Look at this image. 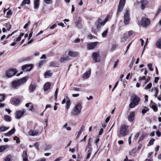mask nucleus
Returning a JSON list of instances; mask_svg holds the SVG:
<instances>
[{
	"label": "nucleus",
	"instance_id": "obj_1",
	"mask_svg": "<svg viewBox=\"0 0 161 161\" xmlns=\"http://www.w3.org/2000/svg\"><path fill=\"white\" fill-rule=\"evenodd\" d=\"M28 79V77L25 76L21 79L13 81L12 82V87L14 89H17L21 85L25 83Z\"/></svg>",
	"mask_w": 161,
	"mask_h": 161
},
{
	"label": "nucleus",
	"instance_id": "obj_2",
	"mask_svg": "<svg viewBox=\"0 0 161 161\" xmlns=\"http://www.w3.org/2000/svg\"><path fill=\"white\" fill-rule=\"evenodd\" d=\"M140 98L135 94L132 95L130 98V103L129 104V106L130 108H134L139 104Z\"/></svg>",
	"mask_w": 161,
	"mask_h": 161
},
{
	"label": "nucleus",
	"instance_id": "obj_3",
	"mask_svg": "<svg viewBox=\"0 0 161 161\" xmlns=\"http://www.w3.org/2000/svg\"><path fill=\"white\" fill-rule=\"evenodd\" d=\"M128 126L125 125H121L120 126L119 133L118 136L119 137L125 136L128 132Z\"/></svg>",
	"mask_w": 161,
	"mask_h": 161
},
{
	"label": "nucleus",
	"instance_id": "obj_4",
	"mask_svg": "<svg viewBox=\"0 0 161 161\" xmlns=\"http://www.w3.org/2000/svg\"><path fill=\"white\" fill-rule=\"evenodd\" d=\"M82 106L79 103L75 105L73 110L71 112V114L73 116H76L80 114L81 112Z\"/></svg>",
	"mask_w": 161,
	"mask_h": 161
},
{
	"label": "nucleus",
	"instance_id": "obj_5",
	"mask_svg": "<svg viewBox=\"0 0 161 161\" xmlns=\"http://www.w3.org/2000/svg\"><path fill=\"white\" fill-rule=\"evenodd\" d=\"M18 71L15 69L10 68L7 70L5 73V75L8 78H10L14 75Z\"/></svg>",
	"mask_w": 161,
	"mask_h": 161
},
{
	"label": "nucleus",
	"instance_id": "obj_6",
	"mask_svg": "<svg viewBox=\"0 0 161 161\" xmlns=\"http://www.w3.org/2000/svg\"><path fill=\"white\" fill-rule=\"evenodd\" d=\"M109 16L108 15L103 20H102L100 19H98L95 23V25L97 29H99L101 26L104 25L108 20Z\"/></svg>",
	"mask_w": 161,
	"mask_h": 161
},
{
	"label": "nucleus",
	"instance_id": "obj_7",
	"mask_svg": "<svg viewBox=\"0 0 161 161\" xmlns=\"http://www.w3.org/2000/svg\"><path fill=\"white\" fill-rule=\"evenodd\" d=\"M150 21L147 19L142 17L141 21V25L145 27H147L150 24Z\"/></svg>",
	"mask_w": 161,
	"mask_h": 161
},
{
	"label": "nucleus",
	"instance_id": "obj_8",
	"mask_svg": "<svg viewBox=\"0 0 161 161\" xmlns=\"http://www.w3.org/2000/svg\"><path fill=\"white\" fill-rule=\"evenodd\" d=\"M124 23L125 25L128 24L129 23V12L128 9H125V12L124 14Z\"/></svg>",
	"mask_w": 161,
	"mask_h": 161
},
{
	"label": "nucleus",
	"instance_id": "obj_9",
	"mask_svg": "<svg viewBox=\"0 0 161 161\" xmlns=\"http://www.w3.org/2000/svg\"><path fill=\"white\" fill-rule=\"evenodd\" d=\"M125 0H120L118 9V12L117 14V15L118 14V12L121 11L124 7Z\"/></svg>",
	"mask_w": 161,
	"mask_h": 161
},
{
	"label": "nucleus",
	"instance_id": "obj_10",
	"mask_svg": "<svg viewBox=\"0 0 161 161\" xmlns=\"http://www.w3.org/2000/svg\"><path fill=\"white\" fill-rule=\"evenodd\" d=\"M25 112L24 109L17 111L15 114V118L17 119H20L24 115Z\"/></svg>",
	"mask_w": 161,
	"mask_h": 161
},
{
	"label": "nucleus",
	"instance_id": "obj_11",
	"mask_svg": "<svg viewBox=\"0 0 161 161\" xmlns=\"http://www.w3.org/2000/svg\"><path fill=\"white\" fill-rule=\"evenodd\" d=\"M92 57L95 62H99L100 60V57L98 53L95 52L93 53Z\"/></svg>",
	"mask_w": 161,
	"mask_h": 161
},
{
	"label": "nucleus",
	"instance_id": "obj_12",
	"mask_svg": "<svg viewBox=\"0 0 161 161\" xmlns=\"http://www.w3.org/2000/svg\"><path fill=\"white\" fill-rule=\"evenodd\" d=\"M33 68V65L32 64H26L22 67V69L25 71H29Z\"/></svg>",
	"mask_w": 161,
	"mask_h": 161
},
{
	"label": "nucleus",
	"instance_id": "obj_13",
	"mask_svg": "<svg viewBox=\"0 0 161 161\" xmlns=\"http://www.w3.org/2000/svg\"><path fill=\"white\" fill-rule=\"evenodd\" d=\"M97 42H95L89 43L87 45V47L89 50L93 49L96 47L98 44Z\"/></svg>",
	"mask_w": 161,
	"mask_h": 161
},
{
	"label": "nucleus",
	"instance_id": "obj_14",
	"mask_svg": "<svg viewBox=\"0 0 161 161\" xmlns=\"http://www.w3.org/2000/svg\"><path fill=\"white\" fill-rule=\"evenodd\" d=\"M79 53L78 52L70 50L68 51V55L70 57L75 58L79 55Z\"/></svg>",
	"mask_w": 161,
	"mask_h": 161
},
{
	"label": "nucleus",
	"instance_id": "obj_15",
	"mask_svg": "<svg viewBox=\"0 0 161 161\" xmlns=\"http://www.w3.org/2000/svg\"><path fill=\"white\" fill-rule=\"evenodd\" d=\"M39 131L38 130H31L28 132V134L31 136H34L38 134Z\"/></svg>",
	"mask_w": 161,
	"mask_h": 161
},
{
	"label": "nucleus",
	"instance_id": "obj_16",
	"mask_svg": "<svg viewBox=\"0 0 161 161\" xmlns=\"http://www.w3.org/2000/svg\"><path fill=\"white\" fill-rule=\"evenodd\" d=\"M36 85L34 83H31L29 87V91L30 92H32L35 89Z\"/></svg>",
	"mask_w": 161,
	"mask_h": 161
},
{
	"label": "nucleus",
	"instance_id": "obj_17",
	"mask_svg": "<svg viewBox=\"0 0 161 161\" xmlns=\"http://www.w3.org/2000/svg\"><path fill=\"white\" fill-rule=\"evenodd\" d=\"M135 112H130L128 116V119L129 121H133L134 119Z\"/></svg>",
	"mask_w": 161,
	"mask_h": 161
},
{
	"label": "nucleus",
	"instance_id": "obj_18",
	"mask_svg": "<svg viewBox=\"0 0 161 161\" xmlns=\"http://www.w3.org/2000/svg\"><path fill=\"white\" fill-rule=\"evenodd\" d=\"M76 26L79 29L81 28L82 27V25L81 24V21L79 19H77L75 23Z\"/></svg>",
	"mask_w": 161,
	"mask_h": 161
},
{
	"label": "nucleus",
	"instance_id": "obj_19",
	"mask_svg": "<svg viewBox=\"0 0 161 161\" xmlns=\"http://www.w3.org/2000/svg\"><path fill=\"white\" fill-rule=\"evenodd\" d=\"M140 3L141 4V8L143 9L148 3V2L147 0H141Z\"/></svg>",
	"mask_w": 161,
	"mask_h": 161
},
{
	"label": "nucleus",
	"instance_id": "obj_20",
	"mask_svg": "<svg viewBox=\"0 0 161 161\" xmlns=\"http://www.w3.org/2000/svg\"><path fill=\"white\" fill-rule=\"evenodd\" d=\"M70 59V58L69 56H63L60 58V61L61 62H63L65 61H68Z\"/></svg>",
	"mask_w": 161,
	"mask_h": 161
},
{
	"label": "nucleus",
	"instance_id": "obj_21",
	"mask_svg": "<svg viewBox=\"0 0 161 161\" xmlns=\"http://www.w3.org/2000/svg\"><path fill=\"white\" fill-rule=\"evenodd\" d=\"M15 131V129L14 128H13L11 130L6 133L5 134V136H11L13 134Z\"/></svg>",
	"mask_w": 161,
	"mask_h": 161
},
{
	"label": "nucleus",
	"instance_id": "obj_22",
	"mask_svg": "<svg viewBox=\"0 0 161 161\" xmlns=\"http://www.w3.org/2000/svg\"><path fill=\"white\" fill-rule=\"evenodd\" d=\"M22 157L23 161H29L28 159V155L26 151H23L22 155Z\"/></svg>",
	"mask_w": 161,
	"mask_h": 161
},
{
	"label": "nucleus",
	"instance_id": "obj_23",
	"mask_svg": "<svg viewBox=\"0 0 161 161\" xmlns=\"http://www.w3.org/2000/svg\"><path fill=\"white\" fill-rule=\"evenodd\" d=\"M51 85L50 82H47L44 85V90L45 91H47L49 89L51 86Z\"/></svg>",
	"mask_w": 161,
	"mask_h": 161
},
{
	"label": "nucleus",
	"instance_id": "obj_24",
	"mask_svg": "<svg viewBox=\"0 0 161 161\" xmlns=\"http://www.w3.org/2000/svg\"><path fill=\"white\" fill-rule=\"evenodd\" d=\"M90 74L91 71L89 70L83 75V77L84 79H88L90 76Z\"/></svg>",
	"mask_w": 161,
	"mask_h": 161
},
{
	"label": "nucleus",
	"instance_id": "obj_25",
	"mask_svg": "<svg viewBox=\"0 0 161 161\" xmlns=\"http://www.w3.org/2000/svg\"><path fill=\"white\" fill-rule=\"evenodd\" d=\"M40 0H34V8L35 9H37L39 6Z\"/></svg>",
	"mask_w": 161,
	"mask_h": 161
},
{
	"label": "nucleus",
	"instance_id": "obj_26",
	"mask_svg": "<svg viewBox=\"0 0 161 161\" xmlns=\"http://www.w3.org/2000/svg\"><path fill=\"white\" fill-rule=\"evenodd\" d=\"M65 98L66 99V108L67 109L69 108L70 105V102L69 99L68 98V96H65Z\"/></svg>",
	"mask_w": 161,
	"mask_h": 161
},
{
	"label": "nucleus",
	"instance_id": "obj_27",
	"mask_svg": "<svg viewBox=\"0 0 161 161\" xmlns=\"http://www.w3.org/2000/svg\"><path fill=\"white\" fill-rule=\"evenodd\" d=\"M128 37V36H127V34L126 33H125L121 39V42H124L125 41H126V39Z\"/></svg>",
	"mask_w": 161,
	"mask_h": 161
},
{
	"label": "nucleus",
	"instance_id": "obj_28",
	"mask_svg": "<svg viewBox=\"0 0 161 161\" xmlns=\"http://www.w3.org/2000/svg\"><path fill=\"white\" fill-rule=\"evenodd\" d=\"M12 102L14 104H17L19 103V100L17 98H13L12 99Z\"/></svg>",
	"mask_w": 161,
	"mask_h": 161
},
{
	"label": "nucleus",
	"instance_id": "obj_29",
	"mask_svg": "<svg viewBox=\"0 0 161 161\" xmlns=\"http://www.w3.org/2000/svg\"><path fill=\"white\" fill-rule=\"evenodd\" d=\"M91 143H88L86 148V150L92 151V148L91 147Z\"/></svg>",
	"mask_w": 161,
	"mask_h": 161
},
{
	"label": "nucleus",
	"instance_id": "obj_30",
	"mask_svg": "<svg viewBox=\"0 0 161 161\" xmlns=\"http://www.w3.org/2000/svg\"><path fill=\"white\" fill-rule=\"evenodd\" d=\"M157 47L160 49H161V39H158L156 43Z\"/></svg>",
	"mask_w": 161,
	"mask_h": 161
},
{
	"label": "nucleus",
	"instance_id": "obj_31",
	"mask_svg": "<svg viewBox=\"0 0 161 161\" xmlns=\"http://www.w3.org/2000/svg\"><path fill=\"white\" fill-rule=\"evenodd\" d=\"M7 147H8L7 145L0 146V152H2L4 151Z\"/></svg>",
	"mask_w": 161,
	"mask_h": 161
},
{
	"label": "nucleus",
	"instance_id": "obj_32",
	"mask_svg": "<svg viewBox=\"0 0 161 161\" xmlns=\"http://www.w3.org/2000/svg\"><path fill=\"white\" fill-rule=\"evenodd\" d=\"M53 75V73L51 72L50 71H48L45 72L44 74V76L46 77L48 76H51Z\"/></svg>",
	"mask_w": 161,
	"mask_h": 161
},
{
	"label": "nucleus",
	"instance_id": "obj_33",
	"mask_svg": "<svg viewBox=\"0 0 161 161\" xmlns=\"http://www.w3.org/2000/svg\"><path fill=\"white\" fill-rule=\"evenodd\" d=\"M30 3V0H24L21 4V6H23L26 4H29Z\"/></svg>",
	"mask_w": 161,
	"mask_h": 161
},
{
	"label": "nucleus",
	"instance_id": "obj_34",
	"mask_svg": "<svg viewBox=\"0 0 161 161\" xmlns=\"http://www.w3.org/2000/svg\"><path fill=\"white\" fill-rule=\"evenodd\" d=\"M12 158V157L11 155H8L6 157L4 161H11Z\"/></svg>",
	"mask_w": 161,
	"mask_h": 161
},
{
	"label": "nucleus",
	"instance_id": "obj_35",
	"mask_svg": "<svg viewBox=\"0 0 161 161\" xmlns=\"http://www.w3.org/2000/svg\"><path fill=\"white\" fill-rule=\"evenodd\" d=\"M9 127H5L3 126L0 127V132L8 130Z\"/></svg>",
	"mask_w": 161,
	"mask_h": 161
},
{
	"label": "nucleus",
	"instance_id": "obj_36",
	"mask_svg": "<svg viewBox=\"0 0 161 161\" xmlns=\"http://www.w3.org/2000/svg\"><path fill=\"white\" fill-rule=\"evenodd\" d=\"M4 117L5 120L6 121L10 122L11 121V118L8 115H5L4 116Z\"/></svg>",
	"mask_w": 161,
	"mask_h": 161
},
{
	"label": "nucleus",
	"instance_id": "obj_37",
	"mask_svg": "<svg viewBox=\"0 0 161 161\" xmlns=\"http://www.w3.org/2000/svg\"><path fill=\"white\" fill-rule=\"evenodd\" d=\"M51 146L50 144H46L44 147V150H47L50 149L51 148Z\"/></svg>",
	"mask_w": 161,
	"mask_h": 161
},
{
	"label": "nucleus",
	"instance_id": "obj_38",
	"mask_svg": "<svg viewBox=\"0 0 161 161\" xmlns=\"http://www.w3.org/2000/svg\"><path fill=\"white\" fill-rule=\"evenodd\" d=\"M5 95L4 94H0V102L3 101L5 99Z\"/></svg>",
	"mask_w": 161,
	"mask_h": 161
},
{
	"label": "nucleus",
	"instance_id": "obj_39",
	"mask_svg": "<svg viewBox=\"0 0 161 161\" xmlns=\"http://www.w3.org/2000/svg\"><path fill=\"white\" fill-rule=\"evenodd\" d=\"M24 34L23 33H21L19 36L16 39V41L17 42L20 41L21 39V37L24 35Z\"/></svg>",
	"mask_w": 161,
	"mask_h": 161
},
{
	"label": "nucleus",
	"instance_id": "obj_40",
	"mask_svg": "<svg viewBox=\"0 0 161 161\" xmlns=\"http://www.w3.org/2000/svg\"><path fill=\"white\" fill-rule=\"evenodd\" d=\"M154 90V92L155 93L154 96L155 97H156L157 96V95L158 94V90L157 88L156 87H154L152 89V90Z\"/></svg>",
	"mask_w": 161,
	"mask_h": 161
},
{
	"label": "nucleus",
	"instance_id": "obj_41",
	"mask_svg": "<svg viewBox=\"0 0 161 161\" xmlns=\"http://www.w3.org/2000/svg\"><path fill=\"white\" fill-rule=\"evenodd\" d=\"M152 86V84L151 82H150L148 84L146 85V86L145 89L146 90H147L148 89L150 88Z\"/></svg>",
	"mask_w": 161,
	"mask_h": 161
},
{
	"label": "nucleus",
	"instance_id": "obj_42",
	"mask_svg": "<svg viewBox=\"0 0 161 161\" xmlns=\"http://www.w3.org/2000/svg\"><path fill=\"white\" fill-rule=\"evenodd\" d=\"M108 33V30H105L102 33V36L103 37H105Z\"/></svg>",
	"mask_w": 161,
	"mask_h": 161
},
{
	"label": "nucleus",
	"instance_id": "obj_43",
	"mask_svg": "<svg viewBox=\"0 0 161 161\" xmlns=\"http://www.w3.org/2000/svg\"><path fill=\"white\" fill-rule=\"evenodd\" d=\"M6 27L7 30L8 31H9L11 27V25L9 23H7L6 24Z\"/></svg>",
	"mask_w": 161,
	"mask_h": 161
},
{
	"label": "nucleus",
	"instance_id": "obj_44",
	"mask_svg": "<svg viewBox=\"0 0 161 161\" xmlns=\"http://www.w3.org/2000/svg\"><path fill=\"white\" fill-rule=\"evenodd\" d=\"M13 139L14 140H16V142L18 143H19L20 142L19 138L16 136H14Z\"/></svg>",
	"mask_w": 161,
	"mask_h": 161
},
{
	"label": "nucleus",
	"instance_id": "obj_45",
	"mask_svg": "<svg viewBox=\"0 0 161 161\" xmlns=\"http://www.w3.org/2000/svg\"><path fill=\"white\" fill-rule=\"evenodd\" d=\"M58 88H57L56 89V90L55 92V94H54V98H55V100L57 99L58 94Z\"/></svg>",
	"mask_w": 161,
	"mask_h": 161
},
{
	"label": "nucleus",
	"instance_id": "obj_46",
	"mask_svg": "<svg viewBox=\"0 0 161 161\" xmlns=\"http://www.w3.org/2000/svg\"><path fill=\"white\" fill-rule=\"evenodd\" d=\"M147 67H148L149 69L151 71H153V69L152 68V65L151 64H147Z\"/></svg>",
	"mask_w": 161,
	"mask_h": 161
},
{
	"label": "nucleus",
	"instance_id": "obj_47",
	"mask_svg": "<svg viewBox=\"0 0 161 161\" xmlns=\"http://www.w3.org/2000/svg\"><path fill=\"white\" fill-rule=\"evenodd\" d=\"M92 151H87V154L86 159H87L89 158L90 155L92 153Z\"/></svg>",
	"mask_w": 161,
	"mask_h": 161
},
{
	"label": "nucleus",
	"instance_id": "obj_48",
	"mask_svg": "<svg viewBox=\"0 0 161 161\" xmlns=\"http://www.w3.org/2000/svg\"><path fill=\"white\" fill-rule=\"evenodd\" d=\"M39 145V143L38 142H36L34 144V146L36 148L37 150H39L38 147Z\"/></svg>",
	"mask_w": 161,
	"mask_h": 161
},
{
	"label": "nucleus",
	"instance_id": "obj_49",
	"mask_svg": "<svg viewBox=\"0 0 161 161\" xmlns=\"http://www.w3.org/2000/svg\"><path fill=\"white\" fill-rule=\"evenodd\" d=\"M161 12V6H160L158 8V10L156 14V16H157L158 14H159Z\"/></svg>",
	"mask_w": 161,
	"mask_h": 161
},
{
	"label": "nucleus",
	"instance_id": "obj_50",
	"mask_svg": "<svg viewBox=\"0 0 161 161\" xmlns=\"http://www.w3.org/2000/svg\"><path fill=\"white\" fill-rule=\"evenodd\" d=\"M30 23H31L30 21H29L25 25H24V27H23L24 29H25L26 28H27L29 26V25L30 24Z\"/></svg>",
	"mask_w": 161,
	"mask_h": 161
},
{
	"label": "nucleus",
	"instance_id": "obj_51",
	"mask_svg": "<svg viewBox=\"0 0 161 161\" xmlns=\"http://www.w3.org/2000/svg\"><path fill=\"white\" fill-rule=\"evenodd\" d=\"M45 2L47 4H51L52 3V0H44Z\"/></svg>",
	"mask_w": 161,
	"mask_h": 161
},
{
	"label": "nucleus",
	"instance_id": "obj_52",
	"mask_svg": "<svg viewBox=\"0 0 161 161\" xmlns=\"http://www.w3.org/2000/svg\"><path fill=\"white\" fill-rule=\"evenodd\" d=\"M44 62L45 61L44 60H42L40 61L38 64L39 66L41 67L42 66Z\"/></svg>",
	"mask_w": 161,
	"mask_h": 161
},
{
	"label": "nucleus",
	"instance_id": "obj_53",
	"mask_svg": "<svg viewBox=\"0 0 161 161\" xmlns=\"http://www.w3.org/2000/svg\"><path fill=\"white\" fill-rule=\"evenodd\" d=\"M99 138L98 137H97V138L96 139V140L95 142V143L96 144V145L97 146L98 145V142H99Z\"/></svg>",
	"mask_w": 161,
	"mask_h": 161
},
{
	"label": "nucleus",
	"instance_id": "obj_54",
	"mask_svg": "<svg viewBox=\"0 0 161 161\" xmlns=\"http://www.w3.org/2000/svg\"><path fill=\"white\" fill-rule=\"evenodd\" d=\"M152 108L154 111H157V107L155 105H153L152 106Z\"/></svg>",
	"mask_w": 161,
	"mask_h": 161
},
{
	"label": "nucleus",
	"instance_id": "obj_55",
	"mask_svg": "<svg viewBox=\"0 0 161 161\" xmlns=\"http://www.w3.org/2000/svg\"><path fill=\"white\" fill-rule=\"evenodd\" d=\"M126 33L127 34V36H128V37H130V36L132 35V32L131 31H130Z\"/></svg>",
	"mask_w": 161,
	"mask_h": 161
},
{
	"label": "nucleus",
	"instance_id": "obj_56",
	"mask_svg": "<svg viewBox=\"0 0 161 161\" xmlns=\"http://www.w3.org/2000/svg\"><path fill=\"white\" fill-rule=\"evenodd\" d=\"M155 141V140L153 139H151L149 142V143L150 145H152L153 144L154 142Z\"/></svg>",
	"mask_w": 161,
	"mask_h": 161
},
{
	"label": "nucleus",
	"instance_id": "obj_57",
	"mask_svg": "<svg viewBox=\"0 0 161 161\" xmlns=\"http://www.w3.org/2000/svg\"><path fill=\"white\" fill-rule=\"evenodd\" d=\"M57 26V25L56 24H54L52 26L50 27V29H53Z\"/></svg>",
	"mask_w": 161,
	"mask_h": 161
},
{
	"label": "nucleus",
	"instance_id": "obj_58",
	"mask_svg": "<svg viewBox=\"0 0 161 161\" xmlns=\"http://www.w3.org/2000/svg\"><path fill=\"white\" fill-rule=\"evenodd\" d=\"M12 14L11 10H9L7 12V14L8 15H11Z\"/></svg>",
	"mask_w": 161,
	"mask_h": 161
},
{
	"label": "nucleus",
	"instance_id": "obj_59",
	"mask_svg": "<svg viewBox=\"0 0 161 161\" xmlns=\"http://www.w3.org/2000/svg\"><path fill=\"white\" fill-rule=\"evenodd\" d=\"M63 157H60L57 158L54 161H59L62 159Z\"/></svg>",
	"mask_w": 161,
	"mask_h": 161
},
{
	"label": "nucleus",
	"instance_id": "obj_60",
	"mask_svg": "<svg viewBox=\"0 0 161 161\" xmlns=\"http://www.w3.org/2000/svg\"><path fill=\"white\" fill-rule=\"evenodd\" d=\"M156 135L158 137H160L161 136V132L159 131H156Z\"/></svg>",
	"mask_w": 161,
	"mask_h": 161
},
{
	"label": "nucleus",
	"instance_id": "obj_61",
	"mask_svg": "<svg viewBox=\"0 0 161 161\" xmlns=\"http://www.w3.org/2000/svg\"><path fill=\"white\" fill-rule=\"evenodd\" d=\"M87 137V135H86L84 137L83 139H82L80 141V142H85L86 141V139Z\"/></svg>",
	"mask_w": 161,
	"mask_h": 161
},
{
	"label": "nucleus",
	"instance_id": "obj_62",
	"mask_svg": "<svg viewBox=\"0 0 161 161\" xmlns=\"http://www.w3.org/2000/svg\"><path fill=\"white\" fill-rule=\"evenodd\" d=\"M103 131V128H101L100 130L98 135H100L102 134Z\"/></svg>",
	"mask_w": 161,
	"mask_h": 161
},
{
	"label": "nucleus",
	"instance_id": "obj_63",
	"mask_svg": "<svg viewBox=\"0 0 161 161\" xmlns=\"http://www.w3.org/2000/svg\"><path fill=\"white\" fill-rule=\"evenodd\" d=\"M159 79V78L158 77H155L154 79V82L156 83H157Z\"/></svg>",
	"mask_w": 161,
	"mask_h": 161
},
{
	"label": "nucleus",
	"instance_id": "obj_64",
	"mask_svg": "<svg viewBox=\"0 0 161 161\" xmlns=\"http://www.w3.org/2000/svg\"><path fill=\"white\" fill-rule=\"evenodd\" d=\"M46 159L45 158H42L40 159L37 160V161H46Z\"/></svg>",
	"mask_w": 161,
	"mask_h": 161
}]
</instances>
